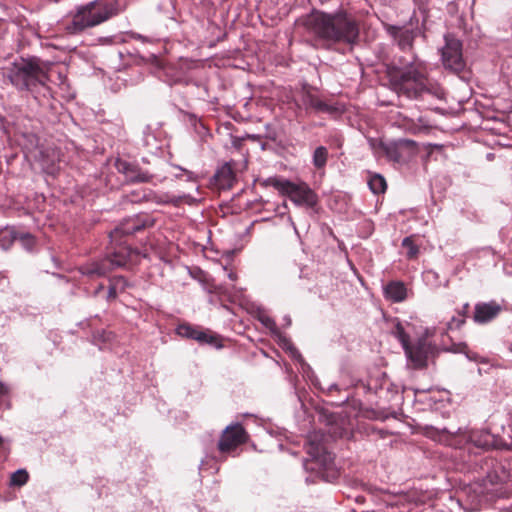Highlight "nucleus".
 <instances>
[{
    "label": "nucleus",
    "instance_id": "1",
    "mask_svg": "<svg viewBox=\"0 0 512 512\" xmlns=\"http://www.w3.org/2000/svg\"><path fill=\"white\" fill-rule=\"evenodd\" d=\"M153 220L146 215H136L125 219L109 233V246L106 257L88 262L79 267V272L91 279L103 277L115 268L135 264L140 258V252L128 245V238L152 226Z\"/></svg>",
    "mask_w": 512,
    "mask_h": 512
},
{
    "label": "nucleus",
    "instance_id": "2",
    "mask_svg": "<svg viewBox=\"0 0 512 512\" xmlns=\"http://www.w3.org/2000/svg\"><path fill=\"white\" fill-rule=\"evenodd\" d=\"M349 418H320L323 420L325 432L320 429L309 433L305 443L308 455L305 467L311 472L320 475L326 481H332L339 476L335 463V456L329 449V439L349 437L352 434L350 425H346Z\"/></svg>",
    "mask_w": 512,
    "mask_h": 512
},
{
    "label": "nucleus",
    "instance_id": "3",
    "mask_svg": "<svg viewBox=\"0 0 512 512\" xmlns=\"http://www.w3.org/2000/svg\"><path fill=\"white\" fill-rule=\"evenodd\" d=\"M392 89L412 100H423L426 96H437V89L429 82L426 66L415 53L395 56L388 70Z\"/></svg>",
    "mask_w": 512,
    "mask_h": 512
},
{
    "label": "nucleus",
    "instance_id": "4",
    "mask_svg": "<svg viewBox=\"0 0 512 512\" xmlns=\"http://www.w3.org/2000/svg\"><path fill=\"white\" fill-rule=\"evenodd\" d=\"M305 29L328 45H353L359 39V24L344 10L332 13L314 10L302 20Z\"/></svg>",
    "mask_w": 512,
    "mask_h": 512
},
{
    "label": "nucleus",
    "instance_id": "5",
    "mask_svg": "<svg viewBox=\"0 0 512 512\" xmlns=\"http://www.w3.org/2000/svg\"><path fill=\"white\" fill-rule=\"evenodd\" d=\"M51 65L37 57L20 58L4 70V77L19 91L34 92L49 80Z\"/></svg>",
    "mask_w": 512,
    "mask_h": 512
},
{
    "label": "nucleus",
    "instance_id": "6",
    "mask_svg": "<svg viewBox=\"0 0 512 512\" xmlns=\"http://www.w3.org/2000/svg\"><path fill=\"white\" fill-rule=\"evenodd\" d=\"M118 0H95L77 8L71 22L65 25L68 34H80L119 13Z\"/></svg>",
    "mask_w": 512,
    "mask_h": 512
},
{
    "label": "nucleus",
    "instance_id": "7",
    "mask_svg": "<svg viewBox=\"0 0 512 512\" xmlns=\"http://www.w3.org/2000/svg\"><path fill=\"white\" fill-rule=\"evenodd\" d=\"M267 183L287 196L295 205L313 208L318 203L317 194L305 182L295 183L277 177L269 178Z\"/></svg>",
    "mask_w": 512,
    "mask_h": 512
},
{
    "label": "nucleus",
    "instance_id": "8",
    "mask_svg": "<svg viewBox=\"0 0 512 512\" xmlns=\"http://www.w3.org/2000/svg\"><path fill=\"white\" fill-rule=\"evenodd\" d=\"M444 40L445 45L441 48V60L444 68L464 78L467 65L463 57L462 42L450 33L444 36Z\"/></svg>",
    "mask_w": 512,
    "mask_h": 512
},
{
    "label": "nucleus",
    "instance_id": "9",
    "mask_svg": "<svg viewBox=\"0 0 512 512\" xmlns=\"http://www.w3.org/2000/svg\"><path fill=\"white\" fill-rule=\"evenodd\" d=\"M404 351L408 360L416 369L426 367L428 360L438 354L437 346L424 337L418 339L415 344H410Z\"/></svg>",
    "mask_w": 512,
    "mask_h": 512
},
{
    "label": "nucleus",
    "instance_id": "10",
    "mask_svg": "<svg viewBox=\"0 0 512 512\" xmlns=\"http://www.w3.org/2000/svg\"><path fill=\"white\" fill-rule=\"evenodd\" d=\"M248 434L240 424L230 425L222 432L218 442V450L222 454H229L240 445L246 443Z\"/></svg>",
    "mask_w": 512,
    "mask_h": 512
},
{
    "label": "nucleus",
    "instance_id": "11",
    "mask_svg": "<svg viewBox=\"0 0 512 512\" xmlns=\"http://www.w3.org/2000/svg\"><path fill=\"white\" fill-rule=\"evenodd\" d=\"M117 171L125 176L130 183H147L152 179V175L140 169L137 165L129 163L122 159L115 161Z\"/></svg>",
    "mask_w": 512,
    "mask_h": 512
},
{
    "label": "nucleus",
    "instance_id": "12",
    "mask_svg": "<svg viewBox=\"0 0 512 512\" xmlns=\"http://www.w3.org/2000/svg\"><path fill=\"white\" fill-rule=\"evenodd\" d=\"M176 331L179 336L196 340L200 344H213L216 341V337L209 330L188 323L180 324Z\"/></svg>",
    "mask_w": 512,
    "mask_h": 512
},
{
    "label": "nucleus",
    "instance_id": "13",
    "mask_svg": "<svg viewBox=\"0 0 512 512\" xmlns=\"http://www.w3.org/2000/svg\"><path fill=\"white\" fill-rule=\"evenodd\" d=\"M502 307L495 301L479 302L474 307L473 320L477 324H486L494 320L501 312Z\"/></svg>",
    "mask_w": 512,
    "mask_h": 512
},
{
    "label": "nucleus",
    "instance_id": "14",
    "mask_svg": "<svg viewBox=\"0 0 512 512\" xmlns=\"http://www.w3.org/2000/svg\"><path fill=\"white\" fill-rule=\"evenodd\" d=\"M389 31L397 42L400 51L403 53L402 56H408L410 53H414L413 43L416 38V32L414 30L392 26Z\"/></svg>",
    "mask_w": 512,
    "mask_h": 512
},
{
    "label": "nucleus",
    "instance_id": "15",
    "mask_svg": "<svg viewBox=\"0 0 512 512\" xmlns=\"http://www.w3.org/2000/svg\"><path fill=\"white\" fill-rule=\"evenodd\" d=\"M394 124L406 133L413 135L428 132L430 129V125L423 117H419L417 120H414L407 116L399 115Z\"/></svg>",
    "mask_w": 512,
    "mask_h": 512
},
{
    "label": "nucleus",
    "instance_id": "16",
    "mask_svg": "<svg viewBox=\"0 0 512 512\" xmlns=\"http://www.w3.org/2000/svg\"><path fill=\"white\" fill-rule=\"evenodd\" d=\"M235 175L232 167L225 163L222 165L213 176V184L218 189H230L234 183Z\"/></svg>",
    "mask_w": 512,
    "mask_h": 512
},
{
    "label": "nucleus",
    "instance_id": "17",
    "mask_svg": "<svg viewBox=\"0 0 512 512\" xmlns=\"http://www.w3.org/2000/svg\"><path fill=\"white\" fill-rule=\"evenodd\" d=\"M301 102L305 109H311L316 113H333L335 111L332 106L309 92L303 93Z\"/></svg>",
    "mask_w": 512,
    "mask_h": 512
},
{
    "label": "nucleus",
    "instance_id": "18",
    "mask_svg": "<svg viewBox=\"0 0 512 512\" xmlns=\"http://www.w3.org/2000/svg\"><path fill=\"white\" fill-rule=\"evenodd\" d=\"M385 297L393 302H402L406 299L407 289L402 282L391 281L384 289Z\"/></svg>",
    "mask_w": 512,
    "mask_h": 512
},
{
    "label": "nucleus",
    "instance_id": "19",
    "mask_svg": "<svg viewBox=\"0 0 512 512\" xmlns=\"http://www.w3.org/2000/svg\"><path fill=\"white\" fill-rule=\"evenodd\" d=\"M5 233L8 234L12 240H18L27 251H32L36 245V238L28 232L7 230Z\"/></svg>",
    "mask_w": 512,
    "mask_h": 512
},
{
    "label": "nucleus",
    "instance_id": "20",
    "mask_svg": "<svg viewBox=\"0 0 512 512\" xmlns=\"http://www.w3.org/2000/svg\"><path fill=\"white\" fill-rule=\"evenodd\" d=\"M194 201H195V199L189 194H183V195L165 194V195L161 196L157 202L163 203V204H172L174 206H179L182 203L192 204Z\"/></svg>",
    "mask_w": 512,
    "mask_h": 512
},
{
    "label": "nucleus",
    "instance_id": "21",
    "mask_svg": "<svg viewBox=\"0 0 512 512\" xmlns=\"http://www.w3.org/2000/svg\"><path fill=\"white\" fill-rule=\"evenodd\" d=\"M152 191L146 190V189H138L133 190L130 193L125 195V198L127 201L131 203H140L142 201H149L151 200Z\"/></svg>",
    "mask_w": 512,
    "mask_h": 512
},
{
    "label": "nucleus",
    "instance_id": "22",
    "mask_svg": "<svg viewBox=\"0 0 512 512\" xmlns=\"http://www.w3.org/2000/svg\"><path fill=\"white\" fill-rule=\"evenodd\" d=\"M368 186L374 194L384 193L387 188L386 180L379 174L370 177Z\"/></svg>",
    "mask_w": 512,
    "mask_h": 512
},
{
    "label": "nucleus",
    "instance_id": "23",
    "mask_svg": "<svg viewBox=\"0 0 512 512\" xmlns=\"http://www.w3.org/2000/svg\"><path fill=\"white\" fill-rule=\"evenodd\" d=\"M328 159V150L324 146H319L315 149L313 153V165L318 168L322 169L326 166Z\"/></svg>",
    "mask_w": 512,
    "mask_h": 512
},
{
    "label": "nucleus",
    "instance_id": "24",
    "mask_svg": "<svg viewBox=\"0 0 512 512\" xmlns=\"http://www.w3.org/2000/svg\"><path fill=\"white\" fill-rule=\"evenodd\" d=\"M29 480V474L25 469H19L11 474L10 485L21 487Z\"/></svg>",
    "mask_w": 512,
    "mask_h": 512
},
{
    "label": "nucleus",
    "instance_id": "25",
    "mask_svg": "<svg viewBox=\"0 0 512 512\" xmlns=\"http://www.w3.org/2000/svg\"><path fill=\"white\" fill-rule=\"evenodd\" d=\"M402 247L407 249L406 256L408 259H415L419 253V247L414 243L413 237L408 236L402 240Z\"/></svg>",
    "mask_w": 512,
    "mask_h": 512
},
{
    "label": "nucleus",
    "instance_id": "26",
    "mask_svg": "<svg viewBox=\"0 0 512 512\" xmlns=\"http://www.w3.org/2000/svg\"><path fill=\"white\" fill-rule=\"evenodd\" d=\"M392 334L400 341L403 349L410 345L409 335L405 332V329L400 322L395 324Z\"/></svg>",
    "mask_w": 512,
    "mask_h": 512
},
{
    "label": "nucleus",
    "instance_id": "27",
    "mask_svg": "<svg viewBox=\"0 0 512 512\" xmlns=\"http://www.w3.org/2000/svg\"><path fill=\"white\" fill-rule=\"evenodd\" d=\"M382 148L389 159L393 161H399L401 159L399 146L398 143H396L395 141L388 144H383Z\"/></svg>",
    "mask_w": 512,
    "mask_h": 512
},
{
    "label": "nucleus",
    "instance_id": "28",
    "mask_svg": "<svg viewBox=\"0 0 512 512\" xmlns=\"http://www.w3.org/2000/svg\"><path fill=\"white\" fill-rule=\"evenodd\" d=\"M127 282L126 280L123 278V277H119L118 279H115L109 286V290H108V298L109 299H114L116 298L117 296V288H118V285H121V288L124 289V287L126 286Z\"/></svg>",
    "mask_w": 512,
    "mask_h": 512
},
{
    "label": "nucleus",
    "instance_id": "29",
    "mask_svg": "<svg viewBox=\"0 0 512 512\" xmlns=\"http://www.w3.org/2000/svg\"><path fill=\"white\" fill-rule=\"evenodd\" d=\"M465 321V314H462L460 316V314L458 313V316L452 317L451 321L448 323V328L451 330L458 329L465 323Z\"/></svg>",
    "mask_w": 512,
    "mask_h": 512
},
{
    "label": "nucleus",
    "instance_id": "30",
    "mask_svg": "<svg viewBox=\"0 0 512 512\" xmlns=\"http://www.w3.org/2000/svg\"><path fill=\"white\" fill-rule=\"evenodd\" d=\"M396 143H398V146L399 148L400 147H415L416 146V142L414 140H411V139H399L397 141H395Z\"/></svg>",
    "mask_w": 512,
    "mask_h": 512
},
{
    "label": "nucleus",
    "instance_id": "31",
    "mask_svg": "<svg viewBox=\"0 0 512 512\" xmlns=\"http://www.w3.org/2000/svg\"><path fill=\"white\" fill-rule=\"evenodd\" d=\"M451 351H453L455 353L467 354L468 346L465 343L454 344L453 348L451 349Z\"/></svg>",
    "mask_w": 512,
    "mask_h": 512
},
{
    "label": "nucleus",
    "instance_id": "32",
    "mask_svg": "<svg viewBox=\"0 0 512 512\" xmlns=\"http://www.w3.org/2000/svg\"><path fill=\"white\" fill-rule=\"evenodd\" d=\"M8 394L7 388L0 382V405L4 402Z\"/></svg>",
    "mask_w": 512,
    "mask_h": 512
},
{
    "label": "nucleus",
    "instance_id": "33",
    "mask_svg": "<svg viewBox=\"0 0 512 512\" xmlns=\"http://www.w3.org/2000/svg\"><path fill=\"white\" fill-rule=\"evenodd\" d=\"M174 167H175L176 169H178L179 171H181V172L185 173V174L187 175L188 180H190V181L194 180V174H193V172L188 171V170H186V169H184V168H182V167H180V166H177V165H175Z\"/></svg>",
    "mask_w": 512,
    "mask_h": 512
},
{
    "label": "nucleus",
    "instance_id": "34",
    "mask_svg": "<svg viewBox=\"0 0 512 512\" xmlns=\"http://www.w3.org/2000/svg\"><path fill=\"white\" fill-rule=\"evenodd\" d=\"M468 311H469V304L468 303H465L462 307V310L459 311L458 313L460 314V316L462 314H465V318L467 317V314H468Z\"/></svg>",
    "mask_w": 512,
    "mask_h": 512
},
{
    "label": "nucleus",
    "instance_id": "35",
    "mask_svg": "<svg viewBox=\"0 0 512 512\" xmlns=\"http://www.w3.org/2000/svg\"><path fill=\"white\" fill-rule=\"evenodd\" d=\"M262 322L264 323L265 326L269 327L271 326L272 324H274V321L269 318V317H266L265 319L262 320Z\"/></svg>",
    "mask_w": 512,
    "mask_h": 512
},
{
    "label": "nucleus",
    "instance_id": "36",
    "mask_svg": "<svg viewBox=\"0 0 512 512\" xmlns=\"http://www.w3.org/2000/svg\"><path fill=\"white\" fill-rule=\"evenodd\" d=\"M228 277H229L232 281H234V280H236L237 275H236V273H235V272L230 271V272L228 273Z\"/></svg>",
    "mask_w": 512,
    "mask_h": 512
},
{
    "label": "nucleus",
    "instance_id": "37",
    "mask_svg": "<svg viewBox=\"0 0 512 512\" xmlns=\"http://www.w3.org/2000/svg\"><path fill=\"white\" fill-rule=\"evenodd\" d=\"M426 276H427V277H429V276L436 277L437 275H436V273H435V272L428 271V272L426 273Z\"/></svg>",
    "mask_w": 512,
    "mask_h": 512
},
{
    "label": "nucleus",
    "instance_id": "38",
    "mask_svg": "<svg viewBox=\"0 0 512 512\" xmlns=\"http://www.w3.org/2000/svg\"><path fill=\"white\" fill-rule=\"evenodd\" d=\"M241 416L248 417V416H255V415L254 414H250V413H243Z\"/></svg>",
    "mask_w": 512,
    "mask_h": 512
},
{
    "label": "nucleus",
    "instance_id": "39",
    "mask_svg": "<svg viewBox=\"0 0 512 512\" xmlns=\"http://www.w3.org/2000/svg\"><path fill=\"white\" fill-rule=\"evenodd\" d=\"M180 176H181V175H180V173H177V174L175 175V177H176V178H179Z\"/></svg>",
    "mask_w": 512,
    "mask_h": 512
}]
</instances>
